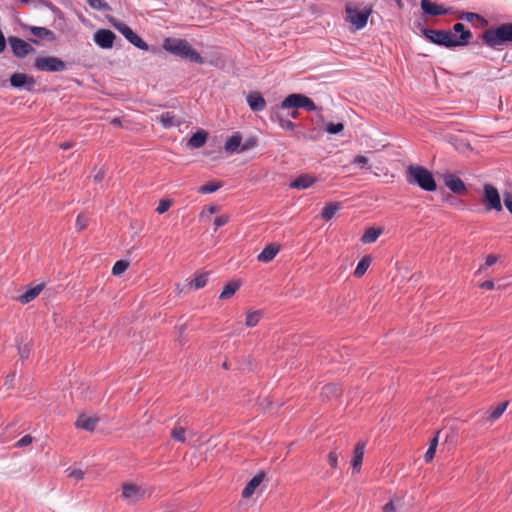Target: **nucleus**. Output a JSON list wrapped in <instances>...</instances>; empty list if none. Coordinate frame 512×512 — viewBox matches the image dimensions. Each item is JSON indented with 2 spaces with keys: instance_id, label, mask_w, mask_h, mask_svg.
<instances>
[{
  "instance_id": "50",
  "label": "nucleus",
  "mask_w": 512,
  "mask_h": 512,
  "mask_svg": "<svg viewBox=\"0 0 512 512\" xmlns=\"http://www.w3.org/2000/svg\"><path fill=\"white\" fill-rule=\"evenodd\" d=\"M504 204L508 211L512 214V194L511 193H505L504 194Z\"/></svg>"
},
{
  "instance_id": "44",
  "label": "nucleus",
  "mask_w": 512,
  "mask_h": 512,
  "mask_svg": "<svg viewBox=\"0 0 512 512\" xmlns=\"http://www.w3.org/2000/svg\"><path fill=\"white\" fill-rule=\"evenodd\" d=\"M230 220V217L228 215H221L217 218H215L214 220V226H215V230H217L218 228L226 225Z\"/></svg>"
},
{
  "instance_id": "14",
  "label": "nucleus",
  "mask_w": 512,
  "mask_h": 512,
  "mask_svg": "<svg viewBox=\"0 0 512 512\" xmlns=\"http://www.w3.org/2000/svg\"><path fill=\"white\" fill-rule=\"evenodd\" d=\"M445 185L454 193L464 194L467 189L464 182L456 175L452 173H446L443 175Z\"/></svg>"
},
{
  "instance_id": "26",
  "label": "nucleus",
  "mask_w": 512,
  "mask_h": 512,
  "mask_svg": "<svg viewBox=\"0 0 512 512\" xmlns=\"http://www.w3.org/2000/svg\"><path fill=\"white\" fill-rule=\"evenodd\" d=\"M207 136H208L207 132H205L203 130L197 131L189 139L188 145L191 148H200L206 143Z\"/></svg>"
},
{
  "instance_id": "11",
  "label": "nucleus",
  "mask_w": 512,
  "mask_h": 512,
  "mask_svg": "<svg viewBox=\"0 0 512 512\" xmlns=\"http://www.w3.org/2000/svg\"><path fill=\"white\" fill-rule=\"evenodd\" d=\"M116 35L109 29H100L94 33V42L102 49H110L113 47Z\"/></svg>"
},
{
  "instance_id": "8",
  "label": "nucleus",
  "mask_w": 512,
  "mask_h": 512,
  "mask_svg": "<svg viewBox=\"0 0 512 512\" xmlns=\"http://www.w3.org/2000/svg\"><path fill=\"white\" fill-rule=\"evenodd\" d=\"M347 18L355 26L356 29H362L366 26L371 8L359 10L350 6L346 7Z\"/></svg>"
},
{
  "instance_id": "35",
  "label": "nucleus",
  "mask_w": 512,
  "mask_h": 512,
  "mask_svg": "<svg viewBox=\"0 0 512 512\" xmlns=\"http://www.w3.org/2000/svg\"><path fill=\"white\" fill-rule=\"evenodd\" d=\"M261 317L262 314L260 311L248 312L246 315L245 325L247 327H255L259 323Z\"/></svg>"
},
{
  "instance_id": "39",
  "label": "nucleus",
  "mask_w": 512,
  "mask_h": 512,
  "mask_svg": "<svg viewBox=\"0 0 512 512\" xmlns=\"http://www.w3.org/2000/svg\"><path fill=\"white\" fill-rule=\"evenodd\" d=\"M171 437L176 441L184 443L186 440L185 429L181 426L174 427V429L171 432Z\"/></svg>"
},
{
  "instance_id": "31",
  "label": "nucleus",
  "mask_w": 512,
  "mask_h": 512,
  "mask_svg": "<svg viewBox=\"0 0 512 512\" xmlns=\"http://www.w3.org/2000/svg\"><path fill=\"white\" fill-rule=\"evenodd\" d=\"M508 406V402H503V403H500L498 404L489 414L488 416V420L490 422H494L496 421L497 419H499L502 414L504 413V411L506 410Z\"/></svg>"
},
{
  "instance_id": "16",
  "label": "nucleus",
  "mask_w": 512,
  "mask_h": 512,
  "mask_svg": "<svg viewBox=\"0 0 512 512\" xmlns=\"http://www.w3.org/2000/svg\"><path fill=\"white\" fill-rule=\"evenodd\" d=\"M122 495L129 503H136L143 498L144 492L134 484H124L122 487Z\"/></svg>"
},
{
  "instance_id": "25",
  "label": "nucleus",
  "mask_w": 512,
  "mask_h": 512,
  "mask_svg": "<svg viewBox=\"0 0 512 512\" xmlns=\"http://www.w3.org/2000/svg\"><path fill=\"white\" fill-rule=\"evenodd\" d=\"M458 17H459V19L468 21V22H473L474 20H477L479 23V26L482 28L488 26V20L485 19L483 16H481L477 13H474V12H461Z\"/></svg>"
},
{
  "instance_id": "54",
  "label": "nucleus",
  "mask_w": 512,
  "mask_h": 512,
  "mask_svg": "<svg viewBox=\"0 0 512 512\" xmlns=\"http://www.w3.org/2000/svg\"><path fill=\"white\" fill-rule=\"evenodd\" d=\"M106 176V172L103 169H100L95 175H94V181L97 183H100Z\"/></svg>"
},
{
  "instance_id": "6",
  "label": "nucleus",
  "mask_w": 512,
  "mask_h": 512,
  "mask_svg": "<svg viewBox=\"0 0 512 512\" xmlns=\"http://www.w3.org/2000/svg\"><path fill=\"white\" fill-rule=\"evenodd\" d=\"M110 23L125 37L129 43L143 51H147L149 49L148 44L142 38H140L128 25L114 18L110 19Z\"/></svg>"
},
{
  "instance_id": "10",
  "label": "nucleus",
  "mask_w": 512,
  "mask_h": 512,
  "mask_svg": "<svg viewBox=\"0 0 512 512\" xmlns=\"http://www.w3.org/2000/svg\"><path fill=\"white\" fill-rule=\"evenodd\" d=\"M11 86L15 88H23L28 92H33L35 87V80L32 76L24 73H14L10 77Z\"/></svg>"
},
{
  "instance_id": "57",
  "label": "nucleus",
  "mask_w": 512,
  "mask_h": 512,
  "mask_svg": "<svg viewBox=\"0 0 512 512\" xmlns=\"http://www.w3.org/2000/svg\"><path fill=\"white\" fill-rule=\"evenodd\" d=\"M480 287L487 290H492L494 289V282L492 280L484 281L483 283L480 284Z\"/></svg>"
},
{
  "instance_id": "64",
  "label": "nucleus",
  "mask_w": 512,
  "mask_h": 512,
  "mask_svg": "<svg viewBox=\"0 0 512 512\" xmlns=\"http://www.w3.org/2000/svg\"><path fill=\"white\" fill-rule=\"evenodd\" d=\"M288 96L296 97V96H304V95L301 93H292V94H289Z\"/></svg>"
},
{
  "instance_id": "3",
  "label": "nucleus",
  "mask_w": 512,
  "mask_h": 512,
  "mask_svg": "<svg viewBox=\"0 0 512 512\" xmlns=\"http://www.w3.org/2000/svg\"><path fill=\"white\" fill-rule=\"evenodd\" d=\"M406 180L410 185H417L424 191L433 192L437 189L432 172L420 165H410L407 167Z\"/></svg>"
},
{
  "instance_id": "41",
  "label": "nucleus",
  "mask_w": 512,
  "mask_h": 512,
  "mask_svg": "<svg viewBox=\"0 0 512 512\" xmlns=\"http://www.w3.org/2000/svg\"><path fill=\"white\" fill-rule=\"evenodd\" d=\"M128 266H129V263L127 261L119 260L114 264V266L112 268V273L114 275H120L127 270Z\"/></svg>"
},
{
  "instance_id": "27",
  "label": "nucleus",
  "mask_w": 512,
  "mask_h": 512,
  "mask_svg": "<svg viewBox=\"0 0 512 512\" xmlns=\"http://www.w3.org/2000/svg\"><path fill=\"white\" fill-rule=\"evenodd\" d=\"M382 234L381 228L371 227L368 228L361 237V241L365 244L375 242L378 237Z\"/></svg>"
},
{
  "instance_id": "42",
  "label": "nucleus",
  "mask_w": 512,
  "mask_h": 512,
  "mask_svg": "<svg viewBox=\"0 0 512 512\" xmlns=\"http://www.w3.org/2000/svg\"><path fill=\"white\" fill-rule=\"evenodd\" d=\"M344 129L342 123H328L326 126V132L329 134H338Z\"/></svg>"
},
{
  "instance_id": "15",
  "label": "nucleus",
  "mask_w": 512,
  "mask_h": 512,
  "mask_svg": "<svg viewBox=\"0 0 512 512\" xmlns=\"http://www.w3.org/2000/svg\"><path fill=\"white\" fill-rule=\"evenodd\" d=\"M421 8L425 14L430 16L447 15L450 13L449 8H445L443 5L431 2L430 0H421Z\"/></svg>"
},
{
  "instance_id": "9",
  "label": "nucleus",
  "mask_w": 512,
  "mask_h": 512,
  "mask_svg": "<svg viewBox=\"0 0 512 512\" xmlns=\"http://www.w3.org/2000/svg\"><path fill=\"white\" fill-rule=\"evenodd\" d=\"M8 42L10 44L12 53L18 58H24L35 51V49L29 43L16 36H10L8 38Z\"/></svg>"
},
{
  "instance_id": "48",
  "label": "nucleus",
  "mask_w": 512,
  "mask_h": 512,
  "mask_svg": "<svg viewBox=\"0 0 512 512\" xmlns=\"http://www.w3.org/2000/svg\"><path fill=\"white\" fill-rule=\"evenodd\" d=\"M33 438L30 435H25L16 443L17 447H24L32 443Z\"/></svg>"
},
{
  "instance_id": "12",
  "label": "nucleus",
  "mask_w": 512,
  "mask_h": 512,
  "mask_svg": "<svg viewBox=\"0 0 512 512\" xmlns=\"http://www.w3.org/2000/svg\"><path fill=\"white\" fill-rule=\"evenodd\" d=\"M453 31L460 34L457 37L452 33V41L454 42L455 47L466 46L469 44V41L472 38V33L470 30L465 28L463 23L458 22L454 24Z\"/></svg>"
},
{
  "instance_id": "17",
  "label": "nucleus",
  "mask_w": 512,
  "mask_h": 512,
  "mask_svg": "<svg viewBox=\"0 0 512 512\" xmlns=\"http://www.w3.org/2000/svg\"><path fill=\"white\" fill-rule=\"evenodd\" d=\"M317 178L310 174H301L295 180H293L289 187L292 189H307L316 183Z\"/></svg>"
},
{
  "instance_id": "30",
  "label": "nucleus",
  "mask_w": 512,
  "mask_h": 512,
  "mask_svg": "<svg viewBox=\"0 0 512 512\" xmlns=\"http://www.w3.org/2000/svg\"><path fill=\"white\" fill-rule=\"evenodd\" d=\"M241 136L239 134L232 135L225 143V150L228 152H236L241 145Z\"/></svg>"
},
{
  "instance_id": "13",
  "label": "nucleus",
  "mask_w": 512,
  "mask_h": 512,
  "mask_svg": "<svg viewBox=\"0 0 512 512\" xmlns=\"http://www.w3.org/2000/svg\"><path fill=\"white\" fill-rule=\"evenodd\" d=\"M281 108H305L309 111L315 110L316 106L311 98H285Z\"/></svg>"
},
{
  "instance_id": "20",
  "label": "nucleus",
  "mask_w": 512,
  "mask_h": 512,
  "mask_svg": "<svg viewBox=\"0 0 512 512\" xmlns=\"http://www.w3.org/2000/svg\"><path fill=\"white\" fill-rule=\"evenodd\" d=\"M280 251V246L277 244L267 245L262 252L257 256V260L262 263H269Z\"/></svg>"
},
{
  "instance_id": "49",
  "label": "nucleus",
  "mask_w": 512,
  "mask_h": 512,
  "mask_svg": "<svg viewBox=\"0 0 512 512\" xmlns=\"http://www.w3.org/2000/svg\"><path fill=\"white\" fill-rule=\"evenodd\" d=\"M45 6H47L55 15L59 16L62 14V11L60 10V8H58L57 6H55L52 2L48 1V0H45V1H41Z\"/></svg>"
},
{
  "instance_id": "22",
  "label": "nucleus",
  "mask_w": 512,
  "mask_h": 512,
  "mask_svg": "<svg viewBox=\"0 0 512 512\" xmlns=\"http://www.w3.org/2000/svg\"><path fill=\"white\" fill-rule=\"evenodd\" d=\"M98 423V418L94 416L80 415L75 422L77 428L87 431H93Z\"/></svg>"
},
{
  "instance_id": "40",
  "label": "nucleus",
  "mask_w": 512,
  "mask_h": 512,
  "mask_svg": "<svg viewBox=\"0 0 512 512\" xmlns=\"http://www.w3.org/2000/svg\"><path fill=\"white\" fill-rule=\"evenodd\" d=\"M89 218L86 214L80 213L76 218L77 231H83L88 226Z\"/></svg>"
},
{
  "instance_id": "61",
  "label": "nucleus",
  "mask_w": 512,
  "mask_h": 512,
  "mask_svg": "<svg viewBox=\"0 0 512 512\" xmlns=\"http://www.w3.org/2000/svg\"><path fill=\"white\" fill-rule=\"evenodd\" d=\"M437 445H438V436L436 435V436H435V437L430 441L429 448H434V449L436 450Z\"/></svg>"
},
{
  "instance_id": "59",
  "label": "nucleus",
  "mask_w": 512,
  "mask_h": 512,
  "mask_svg": "<svg viewBox=\"0 0 512 512\" xmlns=\"http://www.w3.org/2000/svg\"><path fill=\"white\" fill-rule=\"evenodd\" d=\"M75 146V142H64L60 144V148L63 150H67L73 148Z\"/></svg>"
},
{
  "instance_id": "7",
  "label": "nucleus",
  "mask_w": 512,
  "mask_h": 512,
  "mask_svg": "<svg viewBox=\"0 0 512 512\" xmlns=\"http://www.w3.org/2000/svg\"><path fill=\"white\" fill-rule=\"evenodd\" d=\"M34 67L38 71L62 72L67 69V63L54 56H39L34 61Z\"/></svg>"
},
{
  "instance_id": "47",
  "label": "nucleus",
  "mask_w": 512,
  "mask_h": 512,
  "mask_svg": "<svg viewBox=\"0 0 512 512\" xmlns=\"http://www.w3.org/2000/svg\"><path fill=\"white\" fill-rule=\"evenodd\" d=\"M69 477L74 478L76 481L82 480L84 477V472L80 469H73L69 471Z\"/></svg>"
},
{
  "instance_id": "53",
  "label": "nucleus",
  "mask_w": 512,
  "mask_h": 512,
  "mask_svg": "<svg viewBox=\"0 0 512 512\" xmlns=\"http://www.w3.org/2000/svg\"><path fill=\"white\" fill-rule=\"evenodd\" d=\"M435 452H436V450L434 448H428V450L426 451V453L424 455V459L427 463L432 461V459L435 456Z\"/></svg>"
},
{
  "instance_id": "38",
  "label": "nucleus",
  "mask_w": 512,
  "mask_h": 512,
  "mask_svg": "<svg viewBox=\"0 0 512 512\" xmlns=\"http://www.w3.org/2000/svg\"><path fill=\"white\" fill-rule=\"evenodd\" d=\"M322 394L329 397H337L340 394V388L337 384H327L322 389Z\"/></svg>"
},
{
  "instance_id": "33",
  "label": "nucleus",
  "mask_w": 512,
  "mask_h": 512,
  "mask_svg": "<svg viewBox=\"0 0 512 512\" xmlns=\"http://www.w3.org/2000/svg\"><path fill=\"white\" fill-rule=\"evenodd\" d=\"M208 281V273L206 272H198L195 274L192 284L195 289L203 288Z\"/></svg>"
},
{
  "instance_id": "45",
  "label": "nucleus",
  "mask_w": 512,
  "mask_h": 512,
  "mask_svg": "<svg viewBox=\"0 0 512 512\" xmlns=\"http://www.w3.org/2000/svg\"><path fill=\"white\" fill-rule=\"evenodd\" d=\"M328 463L333 469H336L338 467V454L336 453V451H332L329 453Z\"/></svg>"
},
{
  "instance_id": "24",
  "label": "nucleus",
  "mask_w": 512,
  "mask_h": 512,
  "mask_svg": "<svg viewBox=\"0 0 512 512\" xmlns=\"http://www.w3.org/2000/svg\"><path fill=\"white\" fill-rule=\"evenodd\" d=\"M42 289L43 285H37L35 287L28 289L26 292H24L18 297V301L22 304H27L34 300L40 294Z\"/></svg>"
},
{
  "instance_id": "28",
  "label": "nucleus",
  "mask_w": 512,
  "mask_h": 512,
  "mask_svg": "<svg viewBox=\"0 0 512 512\" xmlns=\"http://www.w3.org/2000/svg\"><path fill=\"white\" fill-rule=\"evenodd\" d=\"M240 284L236 281L226 284L219 296L220 299L225 300L231 298L239 289Z\"/></svg>"
},
{
  "instance_id": "34",
  "label": "nucleus",
  "mask_w": 512,
  "mask_h": 512,
  "mask_svg": "<svg viewBox=\"0 0 512 512\" xmlns=\"http://www.w3.org/2000/svg\"><path fill=\"white\" fill-rule=\"evenodd\" d=\"M222 187L221 182H209L205 185H202L198 188V193L201 194H210L216 192L218 189Z\"/></svg>"
},
{
  "instance_id": "52",
  "label": "nucleus",
  "mask_w": 512,
  "mask_h": 512,
  "mask_svg": "<svg viewBox=\"0 0 512 512\" xmlns=\"http://www.w3.org/2000/svg\"><path fill=\"white\" fill-rule=\"evenodd\" d=\"M353 164H359V165H365L368 163V158L363 156V155H357L353 161H352Z\"/></svg>"
},
{
  "instance_id": "56",
  "label": "nucleus",
  "mask_w": 512,
  "mask_h": 512,
  "mask_svg": "<svg viewBox=\"0 0 512 512\" xmlns=\"http://www.w3.org/2000/svg\"><path fill=\"white\" fill-rule=\"evenodd\" d=\"M280 125L285 130H293L294 129V123L291 122L290 120H282Z\"/></svg>"
},
{
  "instance_id": "4",
  "label": "nucleus",
  "mask_w": 512,
  "mask_h": 512,
  "mask_svg": "<svg viewBox=\"0 0 512 512\" xmlns=\"http://www.w3.org/2000/svg\"><path fill=\"white\" fill-rule=\"evenodd\" d=\"M482 203L486 211H502L501 196L498 189L492 184L485 183L483 185Z\"/></svg>"
},
{
  "instance_id": "29",
  "label": "nucleus",
  "mask_w": 512,
  "mask_h": 512,
  "mask_svg": "<svg viewBox=\"0 0 512 512\" xmlns=\"http://www.w3.org/2000/svg\"><path fill=\"white\" fill-rule=\"evenodd\" d=\"M339 208L340 205L338 203L331 202L322 209L321 217L324 220L328 221L334 217L335 213L339 210Z\"/></svg>"
},
{
  "instance_id": "63",
  "label": "nucleus",
  "mask_w": 512,
  "mask_h": 512,
  "mask_svg": "<svg viewBox=\"0 0 512 512\" xmlns=\"http://www.w3.org/2000/svg\"><path fill=\"white\" fill-rule=\"evenodd\" d=\"M248 96L254 97V96H262L259 92H251L248 94Z\"/></svg>"
},
{
  "instance_id": "19",
  "label": "nucleus",
  "mask_w": 512,
  "mask_h": 512,
  "mask_svg": "<svg viewBox=\"0 0 512 512\" xmlns=\"http://www.w3.org/2000/svg\"><path fill=\"white\" fill-rule=\"evenodd\" d=\"M157 121L161 123L164 128H171L174 126H180L183 123V120L178 119L174 112H164L161 115L157 116Z\"/></svg>"
},
{
  "instance_id": "58",
  "label": "nucleus",
  "mask_w": 512,
  "mask_h": 512,
  "mask_svg": "<svg viewBox=\"0 0 512 512\" xmlns=\"http://www.w3.org/2000/svg\"><path fill=\"white\" fill-rule=\"evenodd\" d=\"M220 210V207L217 206V205H210L206 208V211L209 213V214H214V213H217L219 212Z\"/></svg>"
},
{
  "instance_id": "23",
  "label": "nucleus",
  "mask_w": 512,
  "mask_h": 512,
  "mask_svg": "<svg viewBox=\"0 0 512 512\" xmlns=\"http://www.w3.org/2000/svg\"><path fill=\"white\" fill-rule=\"evenodd\" d=\"M365 446H366L365 442H359L355 446L353 458H352V467H353L354 471H359L361 468Z\"/></svg>"
},
{
  "instance_id": "55",
  "label": "nucleus",
  "mask_w": 512,
  "mask_h": 512,
  "mask_svg": "<svg viewBox=\"0 0 512 512\" xmlns=\"http://www.w3.org/2000/svg\"><path fill=\"white\" fill-rule=\"evenodd\" d=\"M498 258L497 256L490 254L485 259V265L486 266H492L497 262Z\"/></svg>"
},
{
  "instance_id": "51",
  "label": "nucleus",
  "mask_w": 512,
  "mask_h": 512,
  "mask_svg": "<svg viewBox=\"0 0 512 512\" xmlns=\"http://www.w3.org/2000/svg\"><path fill=\"white\" fill-rule=\"evenodd\" d=\"M383 512H397L394 501L390 500L388 503H386L383 507Z\"/></svg>"
},
{
  "instance_id": "60",
  "label": "nucleus",
  "mask_w": 512,
  "mask_h": 512,
  "mask_svg": "<svg viewBox=\"0 0 512 512\" xmlns=\"http://www.w3.org/2000/svg\"><path fill=\"white\" fill-rule=\"evenodd\" d=\"M281 109H282V110H285V109H287V110H291V112L289 113V115H290L291 117H293V118H296V117L298 116V111H297V109H298V108H281Z\"/></svg>"
},
{
  "instance_id": "37",
  "label": "nucleus",
  "mask_w": 512,
  "mask_h": 512,
  "mask_svg": "<svg viewBox=\"0 0 512 512\" xmlns=\"http://www.w3.org/2000/svg\"><path fill=\"white\" fill-rule=\"evenodd\" d=\"M88 5L97 11H110V5L102 0H87Z\"/></svg>"
},
{
  "instance_id": "62",
  "label": "nucleus",
  "mask_w": 512,
  "mask_h": 512,
  "mask_svg": "<svg viewBox=\"0 0 512 512\" xmlns=\"http://www.w3.org/2000/svg\"><path fill=\"white\" fill-rule=\"evenodd\" d=\"M112 124L114 125H120V120L118 118H114L112 121H111Z\"/></svg>"
},
{
  "instance_id": "18",
  "label": "nucleus",
  "mask_w": 512,
  "mask_h": 512,
  "mask_svg": "<svg viewBox=\"0 0 512 512\" xmlns=\"http://www.w3.org/2000/svg\"><path fill=\"white\" fill-rule=\"evenodd\" d=\"M265 478V473L263 471L259 472L258 474H256L248 483L247 485L244 487L243 491H242V496L244 498H249L251 497L255 490L257 489V487L260 486V484L263 482Z\"/></svg>"
},
{
  "instance_id": "46",
  "label": "nucleus",
  "mask_w": 512,
  "mask_h": 512,
  "mask_svg": "<svg viewBox=\"0 0 512 512\" xmlns=\"http://www.w3.org/2000/svg\"><path fill=\"white\" fill-rule=\"evenodd\" d=\"M171 206V202L168 201V200H162L160 201L156 211L159 213V214H162L164 212H166Z\"/></svg>"
},
{
  "instance_id": "5",
  "label": "nucleus",
  "mask_w": 512,
  "mask_h": 512,
  "mask_svg": "<svg viewBox=\"0 0 512 512\" xmlns=\"http://www.w3.org/2000/svg\"><path fill=\"white\" fill-rule=\"evenodd\" d=\"M422 34L429 42L443 46L446 48H454L452 41V31L449 30H434L430 28H422Z\"/></svg>"
},
{
  "instance_id": "43",
  "label": "nucleus",
  "mask_w": 512,
  "mask_h": 512,
  "mask_svg": "<svg viewBox=\"0 0 512 512\" xmlns=\"http://www.w3.org/2000/svg\"><path fill=\"white\" fill-rule=\"evenodd\" d=\"M31 351V345L26 343L24 345H18V352L22 359H27Z\"/></svg>"
},
{
  "instance_id": "1",
  "label": "nucleus",
  "mask_w": 512,
  "mask_h": 512,
  "mask_svg": "<svg viewBox=\"0 0 512 512\" xmlns=\"http://www.w3.org/2000/svg\"><path fill=\"white\" fill-rule=\"evenodd\" d=\"M480 38L483 45L494 50H501L512 42V23L490 27L481 34Z\"/></svg>"
},
{
  "instance_id": "21",
  "label": "nucleus",
  "mask_w": 512,
  "mask_h": 512,
  "mask_svg": "<svg viewBox=\"0 0 512 512\" xmlns=\"http://www.w3.org/2000/svg\"><path fill=\"white\" fill-rule=\"evenodd\" d=\"M26 29H29L30 32L39 39L54 41L56 39L55 33L46 28V27H38V26H26Z\"/></svg>"
},
{
  "instance_id": "36",
  "label": "nucleus",
  "mask_w": 512,
  "mask_h": 512,
  "mask_svg": "<svg viewBox=\"0 0 512 512\" xmlns=\"http://www.w3.org/2000/svg\"><path fill=\"white\" fill-rule=\"evenodd\" d=\"M248 105L253 111H261L265 108V98H247Z\"/></svg>"
},
{
  "instance_id": "2",
  "label": "nucleus",
  "mask_w": 512,
  "mask_h": 512,
  "mask_svg": "<svg viewBox=\"0 0 512 512\" xmlns=\"http://www.w3.org/2000/svg\"><path fill=\"white\" fill-rule=\"evenodd\" d=\"M163 48L170 54L193 63L203 64V57L188 43L179 38H166L163 41Z\"/></svg>"
},
{
  "instance_id": "32",
  "label": "nucleus",
  "mask_w": 512,
  "mask_h": 512,
  "mask_svg": "<svg viewBox=\"0 0 512 512\" xmlns=\"http://www.w3.org/2000/svg\"><path fill=\"white\" fill-rule=\"evenodd\" d=\"M371 263V259L369 257H363L357 264L356 269L354 270V275L356 277H361L365 274L367 269L369 268Z\"/></svg>"
}]
</instances>
